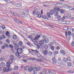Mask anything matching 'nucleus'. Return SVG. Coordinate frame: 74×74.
<instances>
[{"label":"nucleus","instance_id":"nucleus-21","mask_svg":"<svg viewBox=\"0 0 74 74\" xmlns=\"http://www.w3.org/2000/svg\"><path fill=\"white\" fill-rule=\"evenodd\" d=\"M34 44L35 45L37 46L38 45V41H35L34 42Z\"/></svg>","mask_w":74,"mask_h":74},{"label":"nucleus","instance_id":"nucleus-43","mask_svg":"<svg viewBox=\"0 0 74 74\" xmlns=\"http://www.w3.org/2000/svg\"><path fill=\"white\" fill-rule=\"evenodd\" d=\"M53 44V42H51V43H49V47H51V45H52Z\"/></svg>","mask_w":74,"mask_h":74},{"label":"nucleus","instance_id":"nucleus-64","mask_svg":"<svg viewBox=\"0 0 74 74\" xmlns=\"http://www.w3.org/2000/svg\"><path fill=\"white\" fill-rule=\"evenodd\" d=\"M13 45H16V42H13Z\"/></svg>","mask_w":74,"mask_h":74},{"label":"nucleus","instance_id":"nucleus-23","mask_svg":"<svg viewBox=\"0 0 74 74\" xmlns=\"http://www.w3.org/2000/svg\"><path fill=\"white\" fill-rule=\"evenodd\" d=\"M42 46H41V45L39 44L37 46V49H39L40 48H42Z\"/></svg>","mask_w":74,"mask_h":74},{"label":"nucleus","instance_id":"nucleus-19","mask_svg":"<svg viewBox=\"0 0 74 74\" xmlns=\"http://www.w3.org/2000/svg\"><path fill=\"white\" fill-rule=\"evenodd\" d=\"M58 64H61V62H62L61 58H58Z\"/></svg>","mask_w":74,"mask_h":74},{"label":"nucleus","instance_id":"nucleus-31","mask_svg":"<svg viewBox=\"0 0 74 74\" xmlns=\"http://www.w3.org/2000/svg\"><path fill=\"white\" fill-rule=\"evenodd\" d=\"M47 16L48 18H51V15H50V13L48 12L47 14Z\"/></svg>","mask_w":74,"mask_h":74},{"label":"nucleus","instance_id":"nucleus-52","mask_svg":"<svg viewBox=\"0 0 74 74\" xmlns=\"http://www.w3.org/2000/svg\"><path fill=\"white\" fill-rule=\"evenodd\" d=\"M55 54L56 55V54H58V53H59V52H58V51H55Z\"/></svg>","mask_w":74,"mask_h":74},{"label":"nucleus","instance_id":"nucleus-42","mask_svg":"<svg viewBox=\"0 0 74 74\" xmlns=\"http://www.w3.org/2000/svg\"><path fill=\"white\" fill-rule=\"evenodd\" d=\"M31 40H32V41L34 42H35V41H36L34 38V39H32V38H31Z\"/></svg>","mask_w":74,"mask_h":74},{"label":"nucleus","instance_id":"nucleus-16","mask_svg":"<svg viewBox=\"0 0 74 74\" xmlns=\"http://www.w3.org/2000/svg\"><path fill=\"white\" fill-rule=\"evenodd\" d=\"M53 53L51 51H49L48 53V55H49V56H51V55L53 54Z\"/></svg>","mask_w":74,"mask_h":74},{"label":"nucleus","instance_id":"nucleus-9","mask_svg":"<svg viewBox=\"0 0 74 74\" xmlns=\"http://www.w3.org/2000/svg\"><path fill=\"white\" fill-rule=\"evenodd\" d=\"M30 51H31L32 52H34V53H39V52L37 50H33L32 49H30Z\"/></svg>","mask_w":74,"mask_h":74},{"label":"nucleus","instance_id":"nucleus-22","mask_svg":"<svg viewBox=\"0 0 74 74\" xmlns=\"http://www.w3.org/2000/svg\"><path fill=\"white\" fill-rule=\"evenodd\" d=\"M40 69H41V68L40 66H38L36 67V69L37 71H40Z\"/></svg>","mask_w":74,"mask_h":74},{"label":"nucleus","instance_id":"nucleus-51","mask_svg":"<svg viewBox=\"0 0 74 74\" xmlns=\"http://www.w3.org/2000/svg\"><path fill=\"white\" fill-rule=\"evenodd\" d=\"M6 42L7 43H8V44H9V43H10V40L9 39H7L6 40Z\"/></svg>","mask_w":74,"mask_h":74},{"label":"nucleus","instance_id":"nucleus-41","mask_svg":"<svg viewBox=\"0 0 74 74\" xmlns=\"http://www.w3.org/2000/svg\"><path fill=\"white\" fill-rule=\"evenodd\" d=\"M69 73H74V71L72 70L69 71Z\"/></svg>","mask_w":74,"mask_h":74},{"label":"nucleus","instance_id":"nucleus-55","mask_svg":"<svg viewBox=\"0 0 74 74\" xmlns=\"http://www.w3.org/2000/svg\"><path fill=\"white\" fill-rule=\"evenodd\" d=\"M38 18H41V14H39L38 15Z\"/></svg>","mask_w":74,"mask_h":74},{"label":"nucleus","instance_id":"nucleus-6","mask_svg":"<svg viewBox=\"0 0 74 74\" xmlns=\"http://www.w3.org/2000/svg\"><path fill=\"white\" fill-rule=\"evenodd\" d=\"M23 14H24L25 15H24V16H26L27 15H28L29 14V12L27 10H24L23 12Z\"/></svg>","mask_w":74,"mask_h":74},{"label":"nucleus","instance_id":"nucleus-17","mask_svg":"<svg viewBox=\"0 0 74 74\" xmlns=\"http://www.w3.org/2000/svg\"><path fill=\"white\" fill-rule=\"evenodd\" d=\"M18 44L19 46L22 47V45H23V42L22 41H21L19 42Z\"/></svg>","mask_w":74,"mask_h":74},{"label":"nucleus","instance_id":"nucleus-50","mask_svg":"<svg viewBox=\"0 0 74 74\" xmlns=\"http://www.w3.org/2000/svg\"><path fill=\"white\" fill-rule=\"evenodd\" d=\"M36 71H37V70L36 69V68H35L33 70V72L34 73H36Z\"/></svg>","mask_w":74,"mask_h":74},{"label":"nucleus","instance_id":"nucleus-62","mask_svg":"<svg viewBox=\"0 0 74 74\" xmlns=\"http://www.w3.org/2000/svg\"><path fill=\"white\" fill-rule=\"evenodd\" d=\"M2 36H3V38H4V39L5 38V36L3 34Z\"/></svg>","mask_w":74,"mask_h":74},{"label":"nucleus","instance_id":"nucleus-15","mask_svg":"<svg viewBox=\"0 0 74 74\" xmlns=\"http://www.w3.org/2000/svg\"><path fill=\"white\" fill-rule=\"evenodd\" d=\"M40 35L39 36H36L34 38L35 39V40H36L39 38H40Z\"/></svg>","mask_w":74,"mask_h":74},{"label":"nucleus","instance_id":"nucleus-18","mask_svg":"<svg viewBox=\"0 0 74 74\" xmlns=\"http://www.w3.org/2000/svg\"><path fill=\"white\" fill-rule=\"evenodd\" d=\"M44 55H47L48 53V50L46 49L44 52Z\"/></svg>","mask_w":74,"mask_h":74},{"label":"nucleus","instance_id":"nucleus-38","mask_svg":"<svg viewBox=\"0 0 74 74\" xmlns=\"http://www.w3.org/2000/svg\"><path fill=\"white\" fill-rule=\"evenodd\" d=\"M36 10H34L33 11V15H34L36 14Z\"/></svg>","mask_w":74,"mask_h":74},{"label":"nucleus","instance_id":"nucleus-40","mask_svg":"<svg viewBox=\"0 0 74 74\" xmlns=\"http://www.w3.org/2000/svg\"><path fill=\"white\" fill-rule=\"evenodd\" d=\"M14 68L15 70H17L18 69V66H15L14 67Z\"/></svg>","mask_w":74,"mask_h":74},{"label":"nucleus","instance_id":"nucleus-61","mask_svg":"<svg viewBox=\"0 0 74 74\" xmlns=\"http://www.w3.org/2000/svg\"><path fill=\"white\" fill-rule=\"evenodd\" d=\"M73 7H69V9L70 10H73Z\"/></svg>","mask_w":74,"mask_h":74},{"label":"nucleus","instance_id":"nucleus-3","mask_svg":"<svg viewBox=\"0 0 74 74\" xmlns=\"http://www.w3.org/2000/svg\"><path fill=\"white\" fill-rule=\"evenodd\" d=\"M10 57L11 59L9 60V62L10 63H13V60L14 59V58H15V57H14V56H13V55H11L10 56Z\"/></svg>","mask_w":74,"mask_h":74},{"label":"nucleus","instance_id":"nucleus-14","mask_svg":"<svg viewBox=\"0 0 74 74\" xmlns=\"http://www.w3.org/2000/svg\"><path fill=\"white\" fill-rule=\"evenodd\" d=\"M60 52L62 53V55H65L66 54V53L64 51L62 50L60 51Z\"/></svg>","mask_w":74,"mask_h":74},{"label":"nucleus","instance_id":"nucleus-33","mask_svg":"<svg viewBox=\"0 0 74 74\" xmlns=\"http://www.w3.org/2000/svg\"><path fill=\"white\" fill-rule=\"evenodd\" d=\"M4 46H5V47H6V48H7L8 47V45L7 44H4Z\"/></svg>","mask_w":74,"mask_h":74},{"label":"nucleus","instance_id":"nucleus-29","mask_svg":"<svg viewBox=\"0 0 74 74\" xmlns=\"http://www.w3.org/2000/svg\"><path fill=\"white\" fill-rule=\"evenodd\" d=\"M55 48V47L53 46H51L50 47V49L52 50V51H53V49H54V48Z\"/></svg>","mask_w":74,"mask_h":74},{"label":"nucleus","instance_id":"nucleus-47","mask_svg":"<svg viewBox=\"0 0 74 74\" xmlns=\"http://www.w3.org/2000/svg\"><path fill=\"white\" fill-rule=\"evenodd\" d=\"M65 18H66V17L65 16H63L62 18V21L64 20Z\"/></svg>","mask_w":74,"mask_h":74},{"label":"nucleus","instance_id":"nucleus-13","mask_svg":"<svg viewBox=\"0 0 74 74\" xmlns=\"http://www.w3.org/2000/svg\"><path fill=\"white\" fill-rule=\"evenodd\" d=\"M45 43H48L49 42V40L47 38H45Z\"/></svg>","mask_w":74,"mask_h":74},{"label":"nucleus","instance_id":"nucleus-12","mask_svg":"<svg viewBox=\"0 0 74 74\" xmlns=\"http://www.w3.org/2000/svg\"><path fill=\"white\" fill-rule=\"evenodd\" d=\"M6 35L9 38H10V34L8 32H7L6 33Z\"/></svg>","mask_w":74,"mask_h":74},{"label":"nucleus","instance_id":"nucleus-39","mask_svg":"<svg viewBox=\"0 0 74 74\" xmlns=\"http://www.w3.org/2000/svg\"><path fill=\"white\" fill-rule=\"evenodd\" d=\"M57 19H58V20H59V21L60 20V19H61V17H60V16H58Z\"/></svg>","mask_w":74,"mask_h":74},{"label":"nucleus","instance_id":"nucleus-35","mask_svg":"<svg viewBox=\"0 0 74 74\" xmlns=\"http://www.w3.org/2000/svg\"><path fill=\"white\" fill-rule=\"evenodd\" d=\"M69 29V28L67 27H65L64 28V30H67Z\"/></svg>","mask_w":74,"mask_h":74},{"label":"nucleus","instance_id":"nucleus-27","mask_svg":"<svg viewBox=\"0 0 74 74\" xmlns=\"http://www.w3.org/2000/svg\"><path fill=\"white\" fill-rule=\"evenodd\" d=\"M36 60V61H38L39 62H42V60L39 58L37 59Z\"/></svg>","mask_w":74,"mask_h":74},{"label":"nucleus","instance_id":"nucleus-49","mask_svg":"<svg viewBox=\"0 0 74 74\" xmlns=\"http://www.w3.org/2000/svg\"><path fill=\"white\" fill-rule=\"evenodd\" d=\"M9 47H10L11 48H13V45H9Z\"/></svg>","mask_w":74,"mask_h":74},{"label":"nucleus","instance_id":"nucleus-32","mask_svg":"<svg viewBox=\"0 0 74 74\" xmlns=\"http://www.w3.org/2000/svg\"><path fill=\"white\" fill-rule=\"evenodd\" d=\"M72 65V64L70 62H68V66L69 67H70V66H71Z\"/></svg>","mask_w":74,"mask_h":74},{"label":"nucleus","instance_id":"nucleus-30","mask_svg":"<svg viewBox=\"0 0 74 74\" xmlns=\"http://www.w3.org/2000/svg\"><path fill=\"white\" fill-rule=\"evenodd\" d=\"M19 54L20 53H16L15 54V55L16 56H18V57H19L20 56H19Z\"/></svg>","mask_w":74,"mask_h":74},{"label":"nucleus","instance_id":"nucleus-53","mask_svg":"<svg viewBox=\"0 0 74 74\" xmlns=\"http://www.w3.org/2000/svg\"><path fill=\"white\" fill-rule=\"evenodd\" d=\"M39 14H40V12H38L36 13V15H38Z\"/></svg>","mask_w":74,"mask_h":74},{"label":"nucleus","instance_id":"nucleus-10","mask_svg":"<svg viewBox=\"0 0 74 74\" xmlns=\"http://www.w3.org/2000/svg\"><path fill=\"white\" fill-rule=\"evenodd\" d=\"M14 47L15 50H18L19 49V45H18L17 44H16L15 45H14Z\"/></svg>","mask_w":74,"mask_h":74},{"label":"nucleus","instance_id":"nucleus-1","mask_svg":"<svg viewBox=\"0 0 74 74\" xmlns=\"http://www.w3.org/2000/svg\"><path fill=\"white\" fill-rule=\"evenodd\" d=\"M57 7H55L54 8L53 10H51L50 12V14L51 15H53L54 13H55L54 15L56 16H58V14H59V12H58L57 11Z\"/></svg>","mask_w":74,"mask_h":74},{"label":"nucleus","instance_id":"nucleus-58","mask_svg":"<svg viewBox=\"0 0 74 74\" xmlns=\"http://www.w3.org/2000/svg\"><path fill=\"white\" fill-rule=\"evenodd\" d=\"M68 60H69V61H70V60H71V58H70V57H69L68 58Z\"/></svg>","mask_w":74,"mask_h":74},{"label":"nucleus","instance_id":"nucleus-54","mask_svg":"<svg viewBox=\"0 0 74 74\" xmlns=\"http://www.w3.org/2000/svg\"><path fill=\"white\" fill-rule=\"evenodd\" d=\"M24 15H25V14H24L23 13V14H21V16H22V17H24V16H24Z\"/></svg>","mask_w":74,"mask_h":74},{"label":"nucleus","instance_id":"nucleus-7","mask_svg":"<svg viewBox=\"0 0 74 74\" xmlns=\"http://www.w3.org/2000/svg\"><path fill=\"white\" fill-rule=\"evenodd\" d=\"M5 63L2 62L0 64L1 67V68H4L5 66Z\"/></svg>","mask_w":74,"mask_h":74},{"label":"nucleus","instance_id":"nucleus-20","mask_svg":"<svg viewBox=\"0 0 74 74\" xmlns=\"http://www.w3.org/2000/svg\"><path fill=\"white\" fill-rule=\"evenodd\" d=\"M33 70V67H30L29 68L28 70L29 71H32V70Z\"/></svg>","mask_w":74,"mask_h":74},{"label":"nucleus","instance_id":"nucleus-46","mask_svg":"<svg viewBox=\"0 0 74 74\" xmlns=\"http://www.w3.org/2000/svg\"><path fill=\"white\" fill-rule=\"evenodd\" d=\"M17 7H21L22 5H20L19 4H17Z\"/></svg>","mask_w":74,"mask_h":74},{"label":"nucleus","instance_id":"nucleus-57","mask_svg":"<svg viewBox=\"0 0 74 74\" xmlns=\"http://www.w3.org/2000/svg\"><path fill=\"white\" fill-rule=\"evenodd\" d=\"M60 49V47L59 46H58L57 48H56V49L57 50H59Z\"/></svg>","mask_w":74,"mask_h":74},{"label":"nucleus","instance_id":"nucleus-44","mask_svg":"<svg viewBox=\"0 0 74 74\" xmlns=\"http://www.w3.org/2000/svg\"><path fill=\"white\" fill-rule=\"evenodd\" d=\"M71 34V31H69L68 32V35L69 36H70Z\"/></svg>","mask_w":74,"mask_h":74},{"label":"nucleus","instance_id":"nucleus-2","mask_svg":"<svg viewBox=\"0 0 74 74\" xmlns=\"http://www.w3.org/2000/svg\"><path fill=\"white\" fill-rule=\"evenodd\" d=\"M57 12H58V11H59L61 14H64V12H65V10L63 9H61L59 8H57Z\"/></svg>","mask_w":74,"mask_h":74},{"label":"nucleus","instance_id":"nucleus-36","mask_svg":"<svg viewBox=\"0 0 74 74\" xmlns=\"http://www.w3.org/2000/svg\"><path fill=\"white\" fill-rule=\"evenodd\" d=\"M29 68L28 67H26L25 68H24V70L25 71H27V70H29Z\"/></svg>","mask_w":74,"mask_h":74},{"label":"nucleus","instance_id":"nucleus-24","mask_svg":"<svg viewBox=\"0 0 74 74\" xmlns=\"http://www.w3.org/2000/svg\"><path fill=\"white\" fill-rule=\"evenodd\" d=\"M12 38L14 40H16V38H17V37H16V35H13Z\"/></svg>","mask_w":74,"mask_h":74},{"label":"nucleus","instance_id":"nucleus-4","mask_svg":"<svg viewBox=\"0 0 74 74\" xmlns=\"http://www.w3.org/2000/svg\"><path fill=\"white\" fill-rule=\"evenodd\" d=\"M10 64H12V63L10 62L9 61V62H7V67L8 68L7 70V71H9L10 70V69H9L10 68H9L10 66Z\"/></svg>","mask_w":74,"mask_h":74},{"label":"nucleus","instance_id":"nucleus-59","mask_svg":"<svg viewBox=\"0 0 74 74\" xmlns=\"http://www.w3.org/2000/svg\"><path fill=\"white\" fill-rule=\"evenodd\" d=\"M10 13L11 14H12V15H14V12H12V11H10Z\"/></svg>","mask_w":74,"mask_h":74},{"label":"nucleus","instance_id":"nucleus-60","mask_svg":"<svg viewBox=\"0 0 74 74\" xmlns=\"http://www.w3.org/2000/svg\"><path fill=\"white\" fill-rule=\"evenodd\" d=\"M5 46H4H4H2L1 47V48L2 49H5Z\"/></svg>","mask_w":74,"mask_h":74},{"label":"nucleus","instance_id":"nucleus-56","mask_svg":"<svg viewBox=\"0 0 74 74\" xmlns=\"http://www.w3.org/2000/svg\"><path fill=\"white\" fill-rule=\"evenodd\" d=\"M3 61V58H0V61Z\"/></svg>","mask_w":74,"mask_h":74},{"label":"nucleus","instance_id":"nucleus-26","mask_svg":"<svg viewBox=\"0 0 74 74\" xmlns=\"http://www.w3.org/2000/svg\"><path fill=\"white\" fill-rule=\"evenodd\" d=\"M42 18L43 19H46L47 18V16L45 15H43L42 16Z\"/></svg>","mask_w":74,"mask_h":74},{"label":"nucleus","instance_id":"nucleus-48","mask_svg":"<svg viewBox=\"0 0 74 74\" xmlns=\"http://www.w3.org/2000/svg\"><path fill=\"white\" fill-rule=\"evenodd\" d=\"M71 45L73 47H74V41H73L71 43Z\"/></svg>","mask_w":74,"mask_h":74},{"label":"nucleus","instance_id":"nucleus-63","mask_svg":"<svg viewBox=\"0 0 74 74\" xmlns=\"http://www.w3.org/2000/svg\"><path fill=\"white\" fill-rule=\"evenodd\" d=\"M48 72L50 74V73H52V72H51V71L49 70L48 71Z\"/></svg>","mask_w":74,"mask_h":74},{"label":"nucleus","instance_id":"nucleus-45","mask_svg":"<svg viewBox=\"0 0 74 74\" xmlns=\"http://www.w3.org/2000/svg\"><path fill=\"white\" fill-rule=\"evenodd\" d=\"M1 27L3 29H5V26H4V25L1 26Z\"/></svg>","mask_w":74,"mask_h":74},{"label":"nucleus","instance_id":"nucleus-37","mask_svg":"<svg viewBox=\"0 0 74 74\" xmlns=\"http://www.w3.org/2000/svg\"><path fill=\"white\" fill-rule=\"evenodd\" d=\"M44 47L45 49H48V47L47 45H45L44 46Z\"/></svg>","mask_w":74,"mask_h":74},{"label":"nucleus","instance_id":"nucleus-25","mask_svg":"<svg viewBox=\"0 0 74 74\" xmlns=\"http://www.w3.org/2000/svg\"><path fill=\"white\" fill-rule=\"evenodd\" d=\"M30 60H36V59L35 58L33 57L30 58Z\"/></svg>","mask_w":74,"mask_h":74},{"label":"nucleus","instance_id":"nucleus-28","mask_svg":"<svg viewBox=\"0 0 74 74\" xmlns=\"http://www.w3.org/2000/svg\"><path fill=\"white\" fill-rule=\"evenodd\" d=\"M16 22H17V23H20V24H22V23L21 21L18 20H17Z\"/></svg>","mask_w":74,"mask_h":74},{"label":"nucleus","instance_id":"nucleus-8","mask_svg":"<svg viewBox=\"0 0 74 74\" xmlns=\"http://www.w3.org/2000/svg\"><path fill=\"white\" fill-rule=\"evenodd\" d=\"M17 51V53L21 54L22 52V49L19 48L16 50Z\"/></svg>","mask_w":74,"mask_h":74},{"label":"nucleus","instance_id":"nucleus-11","mask_svg":"<svg viewBox=\"0 0 74 74\" xmlns=\"http://www.w3.org/2000/svg\"><path fill=\"white\" fill-rule=\"evenodd\" d=\"M52 60L53 61V63L54 64H55V63H56V62H57V61L56 59L53 58H52Z\"/></svg>","mask_w":74,"mask_h":74},{"label":"nucleus","instance_id":"nucleus-34","mask_svg":"<svg viewBox=\"0 0 74 74\" xmlns=\"http://www.w3.org/2000/svg\"><path fill=\"white\" fill-rule=\"evenodd\" d=\"M14 16H17V17H19V15L17 14L16 13H14V14H13Z\"/></svg>","mask_w":74,"mask_h":74},{"label":"nucleus","instance_id":"nucleus-5","mask_svg":"<svg viewBox=\"0 0 74 74\" xmlns=\"http://www.w3.org/2000/svg\"><path fill=\"white\" fill-rule=\"evenodd\" d=\"M39 45H40L42 47V45H43L44 43V40H41L39 41Z\"/></svg>","mask_w":74,"mask_h":74}]
</instances>
